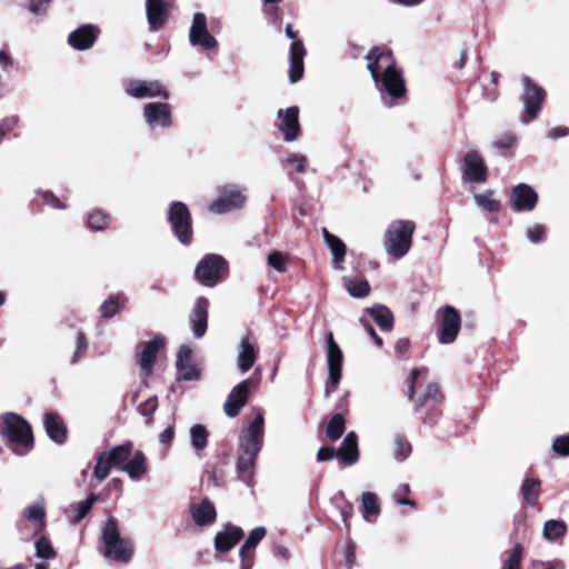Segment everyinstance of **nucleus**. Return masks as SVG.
I'll return each instance as SVG.
<instances>
[{
    "instance_id": "de8ad7c7",
    "label": "nucleus",
    "mask_w": 569,
    "mask_h": 569,
    "mask_svg": "<svg viewBox=\"0 0 569 569\" xmlns=\"http://www.w3.org/2000/svg\"><path fill=\"white\" fill-rule=\"evenodd\" d=\"M287 261L288 257L280 251H272L267 257L268 266L281 273L287 271Z\"/></svg>"
},
{
    "instance_id": "4c0bfd02",
    "label": "nucleus",
    "mask_w": 569,
    "mask_h": 569,
    "mask_svg": "<svg viewBox=\"0 0 569 569\" xmlns=\"http://www.w3.org/2000/svg\"><path fill=\"white\" fill-rule=\"evenodd\" d=\"M96 501V497L92 495L88 497L87 499L79 501L72 506H70V521L76 523L82 520L88 512L90 511L93 502Z\"/></svg>"
},
{
    "instance_id": "aec40b11",
    "label": "nucleus",
    "mask_w": 569,
    "mask_h": 569,
    "mask_svg": "<svg viewBox=\"0 0 569 569\" xmlns=\"http://www.w3.org/2000/svg\"><path fill=\"white\" fill-rule=\"evenodd\" d=\"M258 356V345L254 338L246 335L241 338L237 352V368L241 373L248 372Z\"/></svg>"
},
{
    "instance_id": "5701e85b",
    "label": "nucleus",
    "mask_w": 569,
    "mask_h": 569,
    "mask_svg": "<svg viewBox=\"0 0 569 569\" xmlns=\"http://www.w3.org/2000/svg\"><path fill=\"white\" fill-rule=\"evenodd\" d=\"M243 537L240 527L227 523L214 537V549L218 552H227L231 550Z\"/></svg>"
},
{
    "instance_id": "49530a36",
    "label": "nucleus",
    "mask_w": 569,
    "mask_h": 569,
    "mask_svg": "<svg viewBox=\"0 0 569 569\" xmlns=\"http://www.w3.org/2000/svg\"><path fill=\"white\" fill-rule=\"evenodd\" d=\"M540 482L537 479L528 478L522 485V493L526 501L533 505L539 496Z\"/></svg>"
},
{
    "instance_id": "09e8293b",
    "label": "nucleus",
    "mask_w": 569,
    "mask_h": 569,
    "mask_svg": "<svg viewBox=\"0 0 569 569\" xmlns=\"http://www.w3.org/2000/svg\"><path fill=\"white\" fill-rule=\"evenodd\" d=\"M284 168L292 167L296 172L302 173L307 167V158L299 153H290L283 160Z\"/></svg>"
},
{
    "instance_id": "c9c22d12",
    "label": "nucleus",
    "mask_w": 569,
    "mask_h": 569,
    "mask_svg": "<svg viewBox=\"0 0 569 569\" xmlns=\"http://www.w3.org/2000/svg\"><path fill=\"white\" fill-rule=\"evenodd\" d=\"M473 200L476 204L483 211L492 213L500 209V202L493 198V191L486 190L482 193H475Z\"/></svg>"
},
{
    "instance_id": "a211bd4d",
    "label": "nucleus",
    "mask_w": 569,
    "mask_h": 569,
    "mask_svg": "<svg viewBox=\"0 0 569 569\" xmlns=\"http://www.w3.org/2000/svg\"><path fill=\"white\" fill-rule=\"evenodd\" d=\"M277 128L286 142L295 141L300 133L299 109L289 107L286 110L278 111Z\"/></svg>"
},
{
    "instance_id": "cd10ccee",
    "label": "nucleus",
    "mask_w": 569,
    "mask_h": 569,
    "mask_svg": "<svg viewBox=\"0 0 569 569\" xmlns=\"http://www.w3.org/2000/svg\"><path fill=\"white\" fill-rule=\"evenodd\" d=\"M209 302L204 298H198L190 313L193 335L201 338L207 330Z\"/></svg>"
},
{
    "instance_id": "f704fd0d",
    "label": "nucleus",
    "mask_w": 569,
    "mask_h": 569,
    "mask_svg": "<svg viewBox=\"0 0 569 569\" xmlns=\"http://www.w3.org/2000/svg\"><path fill=\"white\" fill-rule=\"evenodd\" d=\"M343 286L353 298H363L369 295L370 286L366 280H356L350 277L342 278Z\"/></svg>"
},
{
    "instance_id": "4d7b16f0",
    "label": "nucleus",
    "mask_w": 569,
    "mask_h": 569,
    "mask_svg": "<svg viewBox=\"0 0 569 569\" xmlns=\"http://www.w3.org/2000/svg\"><path fill=\"white\" fill-rule=\"evenodd\" d=\"M88 343L86 340V337L82 332H78L77 341H76V350L73 352L71 362L76 363L79 361V359L82 357L84 351L87 350Z\"/></svg>"
},
{
    "instance_id": "f257e3e1",
    "label": "nucleus",
    "mask_w": 569,
    "mask_h": 569,
    "mask_svg": "<svg viewBox=\"0 0 569 569\" xmlns=\"http://www.w3.org/2000/svg\"><path fill=\"white\" fill-rule=\"evenodd\" d=\"M367 68L385 106L393 107L406 100V86L401 71L388 51L373 49L367 54Z\"/></svg>"
},
{
    "instance_id": "7c9ffc66",
    "label": "nucleus",
    "mask_w": 569,
    "mask_h": 569,
    "mask_svg": "<svg viewBox=\"0 0 569 569\" xmlns=\"http://www.w3.org/2000/svg\"><path fill=\"white\" fill-rule=\"evenodd\" d=\"M43 425L47 435L51 440L57 443H62L66 440V427L62 419L52 412L46 413L43 418Z\"/></svg>"
},
{
    "instance_id": "2f4dec72",
    "label": "nucleus",
    "mask_w": 569,
    "mask_h": 569,
    "mask_svg": "<svg viewBox=\"0 0 569 569\" xmlns=\"http://www.w3.org/2000/svg\"><path fill=\"white\" fill-rule=\"evenodd\" d=\"M322 232L323 239L333 257V268L340 271L343 269L342 262L346 256V246L338 237L331 234L326 228H323Z\"/></svg>"
},
{
    "instance_id": "dca6fc26",
    "label": "nucleus",
    "mask_w": 569,
    "mask_h": 569,
    "mask_svg": "<svg viewBox=\"0 0 569 569\" xmlns=\"http://www.w3.org/2000/svg\"><path fill=\"white\" fill-rule=\"evenodd\" d=\"M284 32L288 38L293 40L289 50V79L292 83H296L303 76V59L306 56V49L302 41L297 40V33L293 31L291 24L286 26Z\"/></svg>"
},
{
    "instance_id": "423d86ee",
    "label": "nucleus",
    "mask_w": 569,
    "mask_h": 569,
    "mask_svg": "<svg viewBox=\"0 0 569 569\" xmlns=\"http://www.w3.org/2000/svg\"><path fill=\"white\" fill-rule=\"evenodd\" d=\"M21 515L23 520L18 523V530L23 540L29 541L44 531L47 512L43 501L27 506Z\"/></svg>"
},
{
    "instance_id": "f3484780",
    "label": "nucleus",
    "mask_w": 569,
    "mask_h": 569,
    "mask_svg": "<svg viewBox=\"0 0 569 569\" xmlns=\"http://www.w3.org/2000/svg\"><path fill=\"white\" fill-rule=\"evenodd\" d=\"M189 40L192 46H199L203 50H212L218 42L207 29V19L203 13L197 12L193 16L190 28Z\"/></svg>"
},
{
    "instance_id": "f03ea898",
    "label": "nucleus",
    "mask_w": 569,
    "mask_h": 569,
    "mask_svg": "<svg viewBox=\"0 0 569 569\" xmlns=\"http://www.w3.org/2000/svg\"><path fill=\"white\" fill-rule=\"evenodd\" d=\"M264 419L258 411L248 426L243 427L239 435V451L237 470L241 475H252L256 460L263 446Z\"/></svg>"
},
{
    "instance_id": "a19ab883",
    "label": "nucleus",
    "mask_w": 569,
    "mask_h": 569,
    "mask_svg": "<svg viewBox=\"0 0 569 569\" xmlns=\"http://www.w3.org/2000/svg\"><path fill=\"white\" fill-rule=\"evenodd\" d=\"M191 446L196 451H202L208 443V432L202 425H194L190 428Z\"/></svg>"
},
{
    "instance_id": "c85d7f7f",
    "label": "nucleus",
    "mask_w": 569,
    "mask_h": 569,
    "mask_svg": "<svg viewBox=\"0 0 569 569\" xmlns=\"http://www.w3.org/2000/svg\"><path fill=\"white\" fill-rule=\"evenodd\" d=\"M337 458L341 463L353 465L359 458L358 439L353 431L346 435L340 448L337 451Z\"/></svg>"
},
{
    "instance_id": "b1692460",
    "label": "nucleus",
    "mask_w": 569,
    "mask_h": 569,
    "mask_svg": "<svg viewBox=\"0 0 569 569\" xmlns=\"http://www.w3.org/2000/svg\"><path fill=\"white\" fill-rule=\"evenodd\" d=\"M164 339L157 337L151 341L139 345V365L144 375H150L153 363L156 362L159 350L163 347Z\"/></svg>"
},
{
    "instance_id": "37998d69",
    "label": "nucleus",
    "mask_w": 569,
    "mask_h": 569,
    "mask_svg": "<svg viewBox=\"0 0 569 569\" xmlns=\"http://www.w3.org/2000/svg\"><path fill=\"white\" fill-rule=\"evenodd\" d=\"M109 224V217L101 210L94 209L88 214V227L93 231H102Z\"/></svg>"
},
{
    "instance_id": "6ab92c4d",
    "label": "nucleus",
    "mask_w": 569,
    "mask_h": 569,
    "mask_svg": "<svg viewBox=\"0 0 569 569\" xmlns=\"http://www.w3.org/2000/svg\"><path fill=\"white\" fill-rule=\"evenodd\" d=\"M463 178L476 183H485L487 181L485 160L476 150L468 151L463 157Z\"/></svg>"
},
{
    "instance_id": "a878e982",
    "label": "nucleus",
    "mask_w": 569,
    "mask_h": 569,
    "mask_svg": "<svg viewBox=\"0 0 569 569\" xmlns=\"http://www.w3.org/2000/svg\"><path fill=\"white\" fill-rule=\"evenodd\" d=\"M168 7L166 0H147V19L151 31L159 30L167 22Z\"/></svg>"
},
{
    "instance_id": "864d4df0",
    "label": "nucleus",
    "mask_w": 569,
    "mask_h": 569,
    "mask_svg": "<svg viewBox=\"0 0 569 569\" xmlns=\"http://www.w3.org/2000/svg\"><path fill=\"white\" fill-rule=\"evenodd\" d=\"M527 238L532 243H539L545 239L546 229L542 224H533L527 229Z\"/></svg>"
},
{
    "instance_id": "c03bdc74",
    "label": "nucleus",
    "mask_w": 569,
    "mask_h": 569,
    "mask_svg": "<svg viewBox=\"0 0 569 569\" xmlns=\"http://www.w3.org/2000/svg\"><path fill=\"white\" fill-rule=\"evenodd\" d=\"M36 556L40 559L50 560L56 557V551L50 540L43 536L37 539L34 543Z\"/></svg>"
},
{
    "instance_id": "7ed1b4c3",
    "label": "nucleus",
    "mask_w": 569,
    "mask_h": 569,
    "mask_svg": "<svg viewBox=\"0 0 569 569\" xmlns=\"http://www.w3.org/2000/svg\"><path fill=\"white\" fill-rule=\"evenodd\" d=\"M101 540V553L106 559L121 563L131 560L134 552L133 543L131 539L120 536L116 519H107L102 527Z\"/></svg>"
},
{
    "instance_id": "052dcab7",
    "label": "nucleus",
    "mask_w": 569,
    "mask_h": 569,
    "mask_svg": "<svg viewBox=\"0 0 569 569\" xmlns=\"http://www.w3.org/2000/svg\"><path fill=\"white\" fill-rule=\"evenodd\" d=\"M18 123V117L11 116L0 121V140L4 134L16 128Z\"/></svg>"
},
{
    "instance_id": "c756f323",
    "label": "nucleus",
    "mask_w": 569,
    "mask_h": 569,
    "mask_svg": "<svg viewBox=\"0 0 569 569\" xmlns=\"http://www.w3.org/2000/svg\"><path fill=\"white\" fill-rule=\"evenodd\" d=\"M121 471L126 472L133 481H139L148 471L147 459L140 450L132 452L126 465L121 467Z\"/></svg>"
},
{
    "instance_id": "a18cd8bd",
    "label": "nucleus",
    "mask_w": 569,
    "mask_h": 569,
    "mask_svg": "<svg viewBox=\"0 0 569 569\" xmlns=\"http://www.w3.org/2000/svg\"><path fill=\"white\" fill-rule=\"evenodd\" d=\"M124 302L126 299L121 296L109 298L100 307L101 315L107 318L114 316L124 305Z\"/></svg>"
},
{
    "instance_id": "8fccbe9b",
    "label": "nucleus",
    "mask_w": 569,
    "mask_h": 569,
    "mask_svg": "<svg viewBox=\"0 0 569 569\" xmlns=\"http://www.w3.org/2000/svg\"><path fill=\"white\" fill-rule=\"evenodd\" d=\"M411 453V445L402 437L397 436L395 438V450L393 456L398 461L406 460Z\"/></svg>"
},
{
    "instance_id": "393cba45",
    "label": "nucleus",
    "mask_w": 569,
    "mask_h": 569,
    "mask_svg": "<svg viewBox=\"0 0 569 569\" xmlns=\"http://www.w3.org/2000/svg\"><path fill=\"white\" fill-rule=\"evenodd\" d=\"M190 515L199 527L211 526L217 519L214 505L208 498H203L200 502L191 503Z\"/></svg>"
},
{
    "instance_id": "4be33fe9",
    "label": "nucleus",
    "mask_w": 569,
    "mask_h": 569,
    "mask_svg": "<svg viewBox=\"0 0 569 569\" xmlns=\"http://www.w3.org/2000/svg\"><path fill=\"white\" fill-rule=\"evenodd\" d=\"M536 191L526 183H519L512 190L511 207L516 211H531L537 203Z\"/></svg>"
},
{
    "instance_id": "f8f14e48",
    "label": "nucleus",
    "mask_w": 569,
    "mask_h": 569,
    "mask_svg": "<svg viewBox=\"0 0 569 569\" xmlns=\"http://www.w3.org/2000/svg\"><path fill=\"white\" fill-rule=\"evenodd\" d=\"M244 190L238 186H226L219 190L216 201L210 203L209 210L214 213H226L241 208L246 202Z\"/></svg>"
},
{
    "instance_id": "e433bc0d",
    "label": "nucleus",
    "mask_w": 569,
    "mask_h": 569,
    "mask_svg": "<svg viewBox=\"0 0 569 569\" xmlns=\"http://www.w3.org/2000/svg\"><path fill=\"white\" fill-rule=\"evenodd\" d=\"M267 530L264 527H257L250 531L247 540L242 545L239 550V556L243 557L247 555H251V550H253L258 543L266 537Z\"/></svg>"
},
{
    "instance_id": "39448f33",
    "label": "nucleus",
    "mask_w": 569,
    "mask_h": 569,
    "mask_svg": "<svg viewBox=\"0 0 569 569\" xmlns=\"http://www.w3.org/2000/svg\"><path fill=\"white\" fill-rule=\"evenodd\" d=\"M416 224L411 220H395L385 232V250L395 259L405 257L412 244Z\"/></svg>"
},
{
    "instance_id": "2eb2a0df",
    "label": "nucleus",
    "mask_w": 569,
    "mask_h": 569,
    "mask_svg": "<svg viewBox=\"0 0 569 569\" xmlns=\"http://www.w3.org/2000/svg\"><path fill=\"white\" fill-rule=\"evenodd\" d=\"M226 268V261L218 254H208L196 268L197 279L204 286L213 287Z\"/></svg>"
},
{
    "instance_id": "412c9836",
    "label": "nucleus",
    "mask_w": 569,
    "mask_h": 569,
    "mask_svg": "<svg viewBox=\"0 0 569 569\" xmlns=\"http://www.w3.org/2000/svg\"><path fill=\"white\" fill-rule=\"evenodd\" d=\"M460 329V316L453 307L442 309V321L439 333L440 343L448 345L455 341Z\"/></svg>"
},
{
    "instance_id": "0eeeda50",
    "label": "nucleus",
    "mask_w": 569,
    "mask_h": 569,
    "mask_svg": "<svg viewBox=\"0 0 569 569\" xmlns=\"http://www.w3.org/2000/svg\"><path fill=\"white\" fill-rule=\"evenodd\" d=\"M132 449L133 446L131 442H124L108 451L101 452L94 467V477L99 481H102L108 477L111 467H117L121 470V467L126 465L131 457Z\"/></svg>"
},
{
    "instance_id": "5fc2aeb1",
    "label": "nucleus",
    "mask_w": 569,
    "mask_h": 569,
    "mask_svg": "<svg viewBox=\"0 0 569 569\" xmlns=\"http://www.w3.org/2000/svg\"><path fill=\"white\" fill-rule=\"evenodd\" d=\"M530 567L531 569H565L566 565L560 559H553L550 561L533 560Z\"/></svg>"
},
{
    "instance_id": "774afa93",
    "label": "nucleus",
    "mask_w": 569,
    "mask_h": 569,
    "mask_svg": "<svg viewBox=\"0 0 569 569\" xmlns=\"http://www.w3.org/2000/svg\"><path fill=\"white\" fill-rule=\"evenodd\" d=\"M569 133V130L565 127H556L548 131L547 137L549 139H557L566 137Z\"/></svg>"
},
{
    "instance_id": "bf43d9fd",
    "label": "nucleus",
    "mask_w": 569,
    "mask_h": 569,
    "mask_svg": "<svg viewBox=\"0 0 569 569\" xmlns=\"http://www.w3.org/2000/svg\"><path fill=\"white\" fill-rule=\"evenodd\" d=\"M516 144V137L510 133H506L493 142L495 148L498 149H510Z\"/></svg>"
},
{
    "instance_id": "603ef678",
    "label": "nucleus",
    "mask_w": 569,
    "mask_h": 569,
    "mask_svg": "<svg viewBox=\"0 0 569 569\" xmlns=\"http://www.w3.org/2000/svg\"><path fill=\"white\" fill-rule=\"evenodd\" d=\"M179 371V378L183 380H194L198 379L199 375L197 369L193 367L191 361H186L180 365H176Z\"/></svg>"
},
{
    "instance_id": "473e14b6",
    "label": "nucleus",
    "mask_w": 569,
    "mask_h": 569,
    "mask_svg": "<svg viewBox=\"0 0 569 569\" xmlns=\"http://www.w3.org/2000/svg\"><path fill=\"white\" fill-rule=\"evenodd\" d=\"M367 312L372 317L375 322L385 331H390L393 326V317L391 311L381 305L373 306L367 309Z\"/></svg>"
},
{
    "instance_id": "13d9d810",
    "label": "nucleus",
    "mask_w": 569,
    "mask_h": 569,
    "mask_svg": "<svg viewBox=\"0 0 569 569\" xmlns=\"http://www.w3.org/2000/svg\"><path fill=\"white\" fill-rule=\"evenodd\" d=\"M410 491V488L408 485H401L395 492H393V499L399 503V505H406V506H411V507H415V502L410 499H407L406 498V495H408Z\"/></svg>"
},
{
    "instance_id": "20e7f679",
    "label": "nucleus",
    "mask_w": 569,
    "mask_h": 569,
    "mask_svg": "<svg viewBox=\"0 0 569 569\" xmlns=\"http://www.w3.org/2000/svg\"><path fill=\"white\" fill-rule=\"evenodd\" d=\"M1 433L17 455L27 453L33 446L30 425L21 416L8 412L2 416Z\"/></svg>"
},
{
    "instance_id": "6e6d98bb",
    "label": "nucleus",
    "mask_w": 569,
    "mask_h": 569,
    "mask_svg": "<svg viewBox=\"0 0 569 569\" xmlns=\"http://www.w3.org/2000/svg\"><path fill=\"white\" fill-rule=\"evenodd\" d=\"M552 449L560 456H569V435L557 437L553 440Z\"/></svg>"
},
{
    "instance_id": "680f3d73",
    "label": "nucleus",
    "mask_w": 569,
    "mask_h": 569,
    "mask_svg": "<svg viewBox=\"0 0 569 569\" xmlns=\"http://www.w3.org/2000/svg\"><path fill=\"white\" fill-rule=\"evenodd\" d=\"M50 0H30L29 10L34 14H41L46 11Z\"/></svg>"
},
{
    "instance_id": "ea45409f",
    "label": "nucleus",
    "mask_w": 569,
    "mask_h": 569,
    "mask_svg": "<svg viewBox=\"0 0 569 569\" xmlns=\"http://www.w3.org/2000/svg\"><path fill=\"white\" fill-rule=\"evenodd\" d=\"M346 428V421L341 413L332 416L326 428V435L331 441L338 440Z\"/></svg>"
},
{
    "instance_id": "bb28decb",
    "label": "nucleus",
    "mask_w": 569,
    "mask_h": 569,
    "mask_svg": "<svg viewBox=\"0 0 569 569\" xmlns=\"http://www.w3.org/2000/svg\"><path fill=\"white\" fill-rule=\"evenodd\" d=\"M98 29L91 24L79 27L68 37L69 44L77 50L91 48L97 39Z\"/></svg>"
},
{
    "instance_id": "79ce46f5",
    "label": "nucleus",
    "mask_w": 569,
    "mask_h": 569,
    "mask_svg": "<svg viewBox=\"0 0 569 569\" xmlns=\"http://www.w3.org/2000/svg\"><path fill=\"white\" fill-rule=\"evenodd\" d=\"M442 400V393L437 383H429L426 391L421 397L416 400L417 408H420L429 402L438 403Z\"/></svg>"
},
{
    "instance_id": "9d476101",
    "label": "nucleus",
    "mask_w": 569,
    "mask_h": 569,
    "mask_svg": "<svg viewBox=\"0 0 569 569\" xmlns=\"http://www.w3.org/2000/svg\"><path fill=\"white\" fill-rule=\"evenodd\" d=\"M142 118L150 131H164L172 126V110L164 102H148L142 108Z\"/></svg>"
},
{
    "instance_id": "58836bf2",
    "label": "nucleus",
    "mask_w": 569,
    "mask_h": 569,
    "mask_svg": "<svg viewBox=\"0 0 569 569\" xmlns=\"http://www.w3.org/2000/svg\"><path fill=\"white\" fill-rule=\"evenodd\" d=\"M361 507L366 520H369L370 516H378L380 507L377 495L373 492H363L361 496Z\"/></svg>"
},
{
    "instance_id": "3c124183",
    "label": "nucleus",
    "mask_w": 569,
    "mask_h": 569,
    "mask_svg": "<svg viewBox=\"0 0 569 569\" xmlns=\"http://www.w3.org/2000/svg\"><path fill=\"white\" fill-rule=\"evenodd\" d=\"M523 555V548L520 543H517L503 563V569H520L521 560Z\"/></svg>"
},
{
    "instance_id": "4468645a",
    "label": "nucleus",
    "mask_w": 569,
    "mask_h": 569,
    "mask_svg": "<svg viewBox=\"0 0 569 569\" xmlns=\"http://www.w3.org/2000/svg\"><path fill=\"white\" fill-rule=\"evenodd\" d=\"M257 385L258 381L248 378L234 386L223 403L226 416L229 418L237 417L248 401L250 388H254Z\"/></svg>"
},
{
    "instance_id": "1a4fd4ad",
    "label": "nucleus",
    "mask_w": 569,
    "mask_h": 569,
    "mask_svg": "<svg viewBox=\"0 0 569 569\" xmlns=\"http://www.w3.org/2000/svg\"><path fill=\"white\" fill-rule=\"evenodd\" d=\"M326 359L328 367V383L326 387V395L328 396L336 390L341 379L343 353L338 343L330 332L326 338Z\"/></svg>"
},
{
    "instance_id": "e2e57ef3",
    "label": "nucleus",
    "mask_w": 569,
    "mask_h": 569,
    "mask_svg": "<svg viewBox=\"0 0 569 569\" xmlns=\"http://www.w3.org/2000/svg\"><path fill=\"white\" fill-rule=\"evenodd\" d=\"M422 373H425V371L423 370H419V369H415V370L411 371L410 383H409V387H408V397H409V399H412L416 386L419 382V377Z\"/></svg>"
},
{
    "instance_id": "6e6552de",
    "label": "nucleus",
    "mask_w": 569,
    "mask_h": 569,
    "mask_svg": "<svg viewBox=\"0 0 569 569\" xmlns=\"http://www.w3.org/2000/svg\"><path fill=\"white\" fill-rule=\"evenodd\" d=\"M522 84L523 112L520 116V121L523 124H528L539 114L546 93L542 88L533 83L527 76L522 77Z\"/></svg>"
},
{
    "instance_id": "0e129e2a",
    "label": "nucleus",
    "mask_w": 569,
    "mask_h": 569,
    "mask_svg": "<svg viewBox=\"0 0 569 569\" xmlns=\"http://www.w3.org/2000/svg\"><path fill=\"white\" fill-rule=\"evenodd\" d=\"M337 456V451L332 447L320 448L317 453V460L319 462L327 461Z\"/></svg>"
},
{
    "instance_id": "ddd939ff",
    "label": "nucleus",
    "mask_w": 569,
    "mask_h": 569,
    "mask_svg": "<svg viewBox=\"0 0 569 569\" xmlns=\"http://www.w3.org/2000/svg\"><path fill=\"white\" fill-rule=\"evenodd\" d=\"M124 91L136 99L169 98V92L159 80L131 79L126 82Z\"/></svg>"
},
{
    "instance_id": "338daca9",
    "label": "nucleus",
    "mask_w": 569,
    "mask_h": 569,
    "mask_svg": "<svg viewBox=\"0 0 569 569\" xmlns=\"http://www.w3.org/2000/svg\"><path fill=\"white\" fill-rule=\"evenodd\" d=\"M192 350L189 346H181L178 355L176 365H180L186 361H191Z\"/></svg>"
},
{
    "instance_id": "9b49d317",
    "label": "nucleus",
    "mask_w": 569,
    "mask_h": 569,
    "mask_svg": "<svg viewBox=\"0 0 569 569\" xmlns=\"http://www.w3.org/2000/svg\"><path fill=\"white\" fill-rule=\"evenodd\" d=\"M169 222L171 228L183 244H189L192 237L191 217L183 202H173L169 210Z\"/></svg>"
},
{
    "instance_id": "69168bd1",
    "label": "nucleus",
    "mask_w": 569,
    "mask_h": 569,
    "mask_svg": "<svg viewBox=\"0 0 569 569\" xmlns=\"http://www.w3.org/2000/svg\"><path fill=\"white\" fill-rule=\"evenodd\" d=\"M157 408V400L153 398H149L146 402L139 406V412L142 416L151 415Z\"/></svg>"
},
{
    "instance_id": "72a5a7b5",
    "label": "nucleus",
    "mask_w": 569,
    "mask_h": 569,
    "mask_svg": "<svg viewBox=\"0 0 569 569\" xmlns=\"http://www.w3.org/2000/svg\"><path fill=\"white\" fill-rule=\"evenodd\" d=\"M567 533V525L562 520L551 519L547 520L542 527V537L547 541H557Z\"/></svg>"
}]
</instances>
